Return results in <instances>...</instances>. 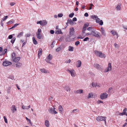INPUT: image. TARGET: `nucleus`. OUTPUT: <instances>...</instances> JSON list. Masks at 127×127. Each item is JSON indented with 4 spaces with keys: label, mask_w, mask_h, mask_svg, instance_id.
<instances>
[{
    "label": "nucleus",
    "mask_w": 127,
    "mask_h": 127,
    "mask_svg": "<svg viewBox=\"0 0 127 127\" xmlns=\"http://www.w3.org/2000/svg\"><path fill=\"white\" fill-rule=\"evenodd\" d=\"M91 17L92 18L95 20L96 22L98 23L100 25L102 26L103 24V22L102 20H100L97 15H92Z\"/></svg>",
    "instance_id": "obj_1"
},
{
    "label": "nucleus",
    "mask_w": 127,
    "mask_h": 127,
    "mask_svg": "<svg viewBox=\"0 0 127 127\" xmlns=\"http://www.w3.org/2000/svg\"><path fill=\"white\" fill-rule=\"evenodd\" d=\"M94 52L95 55L96 56L100 58H105L106 57V55L104 53H102L101 51L95 50Z\"/></svg>",
    "instance_id": "obj_2"
},
{
    "label": "nucleus",
    "mask_w": 127,
    "mask_h": 127,
    "mask_svg": "<svg viewBox=\"0 0 127 127\" xmlns=\"http://www.w3.org/2000/svg\"><path fill=\"white\" fill-rule=\"evenodd\" d=\"M91 34L93 36L97 37L98 38H100L101 37V35L100 33L98 31L96 30L92 31L91 32Z\"/></svg>",
    "instance_id": "obj_3"
},
{
    "label": "nucleus",
    "mask_w": 127,
    "mask_h": 127,
    "mask_svg": "<svg viewBox=\"0 0 127 127\" xmlns=\"http://www.w3.org/2000/svg\"><path fill=\"white\" fill-rule=\"evenodd\" d=\"M66 71L70 73L72 77H74L76 76V73L74 70L73 69L70 70L68 69H67Z\"/></svg>",
    "instance_id": "obj_4"
},
{
    "label": "nucleus",
    "mask_w": 127,
    "mask_h": 127,
    "mask_svg": "<svg viewBox=\"0 0 127 127\" xmlns=\"http://www.w3.org/2000/svg\"><path fill=\"white\" fill-rule=\"evenodd\" d=\"M108 95V94L106 93H101L100 95V97L101 99L103 100L106 98Z\"/></svg>",
    "instance_id": "obj_5"
},
{
    "label": "nucleus",
    "mask_w": 127,
    "mask_h": 127,
    "mask_svg": "<svg viewBox=\"0 0 127 127\" xmlns=\"http://www.w3.org/2000/svg\"><path fill=\"white\" fill-rule=\"evenodd\" d=\"M55 109V108L54 107L49 108L48 109V111L50 113L56 114L57 113V112Z\"/></svg>",
    "instance_id": "obj_6"
},
{
    "label": "nucleus",
    "mask_w": 127,
    "mask_h": 127,
    "mask_svg": "<svg viewBox=\"0 0 127 127\" xmlns=\"http://www.w3.org/2000/svg\"><path fill=\"white\" fill-rule=\"evenodd\" d=\"M112 68L111 64V63H109L108 64V67L106 68L104 70L105 72H107L110 71Z\"/></svg>",
    "instance_id": "obj_7"
},
{
    "label": "nucleus",
    "mask_w": 127,
    "mask_h": 127,
    "mask_svg": "<svg viewBox=\"0 0 127 127\" xmlns=\"http://www.w3.org/2000/svg\"><path fill=\"white\" fill-rule=\"evenodd\" d=\"M47 22L46 20H40L39 21H37V24H39L43 26L46 25Z\"/></svg>",
    "instance_id": "obj_8"
},
{
    "label": "nucleus",
    "mask_w": 127,
    "mask_h": 127,
    "mask_svg": "<svg viewBox=\"0 0 127 127\" xmlns=\"http://www.w3.org/2000/svg\"><path fill=\"white\" fill-rule=\"evenodd\" d=\"M52 56L50 54H49L46 57L45 61L48 63H50V61L52 59Z\"/></svg>",
    "instance_id": "obj_9"
},
{
    "label": "nucleus",
    "mask_w": 127,
    "mask_h": 127,
    "mask_svg": "<svg viewBox=\"0 0 127 127\" xmlns=\"http://www.w3.org/2000/svg\"><path fill=\"white\" fill-rule=\"evenodd\" d=\"M106 117H103L102 116H98V117H96V120L98 121H103L105 118H106Z\"/></svg>",
    "instance_id": "obj_10"
},
{
    "label": "nucleus",
    "mask_w": 127,
    "mask_h": 127,
    "mask_svg": "<svg viewBox=\"0 0 127 127\" xmlns=\"http://www.w3.org/2000/svg\"><path fill=\"white\" fill-rule=\"evenodd\" d=\"M12 63L10 62L6 61L4 62L3 63V65L4 66H7L11 64Z\"/></svg>",
    "instance_id": "obj_11"
},
{
    "label": "nucleus",
    "mask_w": 127,
    "mask_h": 127,
    "mask_svg": "<svg viewBox=\"0 0 127 127\" xmlns=\"http://www.w3.org/2000/svg\"><path fill=\"white\" fill-rule=\"evenodd\" d=\"M100 31L101 33L102 34L106 36V33H105V31L104 29L102 27L100 28Z\"/></svg>",
    "instance_id": "obj_12"
},
{
    "label": "nucleus",
    "mask_w": 127,
    "mask_h": 127,
    "mask_svg": "<svg viewBox=\"0 0 127 127\" xmlns=\"http://www.w3.org/2000/svg\"><path fill=\"white\" fill-rule=\"evenodd\" d=\"M11 110L12 113H14L17 110V109L15 106L14 105H12L10 108Z\"/></svg>",
    "instance_id": "obj_13"
},
{
    "label": "nucleus",
    "mask_w": 127,
    "mask_h": 127,
    "mask_svg": "<svg viewBox=\"0 0 127 127\" xmlns=\"http://www.w3.org/2000/svg\"><path fill=\"white\" fill-rule=\"evenodd\" d=\"M74 30L73 28H70L69 29V33L71 36L73 35L74 34Z\"/></svg>",
    "instance_id": "obj_14"
},
{
    "label": "nucleus",
    "mask_w": 127,
    "mask_h": 127,
    "mask_svg": "<svg viewBox=\"0 0 127 127\" xmlns=\"http://www.w3.org/2000/svg\"><path fill=\"white\" fill-rule=\"evenodd\" d=\"M110 32L113 36L116 35L117 36V38L119 36H118V33L116 30H112Z\"/></svg>",
    "instance_id": "obj_15"
},
{
    "label": "nucleus",
    "mask_w": 127,
    "mask_h": 127,
    "mask_svg": "<svg viewBox=\"0 0 127 127\" xmlns=\"http://www.w3.org/2000/svg\"><path fill=\"white\" fill-rule=\"evenodd\" d=\"M40 70L42 72L44 73H50V72L49 71H48L47 70L44 68L40 69Z\"/></svg>",
    "instance_id": "obj_16"
},
{
    "label": "nucleus",
    "mask_w": 127,
    "mask_h": 127,
    "mask_svg": "<svg viewBox=\"0 0 127 127\" xmlns=\"http://www.w3.org/2000/svg\"><path fill=\"white\" fill-rule=\"evenodd\" d=\"M42 52V49L40 48L39 49V50L38 52V58H39L40 57V56L41 55Z\"/></svg>",
    "instance_id": "obj_17"
},
{
    "label": "nucleus",
    "mask_w": 127,
    "mask_h": 127,
    "mask_svg": "<svg viewBox=\"0 0 127 127\" xmlns=\"http://www.w3.org/2000/svg\"><path fill=\"white\" fill-rule=\"evenodd\" d=\"M74 93H75L76 94H81L83 93V90L82 89H80V90H77L76 91H74Z\"/></svg>",
    "instance_id": "obj_18"
},
{
    "label": "nucleus",
    "mask_w": 127,
    "mask_h": 127,
    "mask_svg": "<svg viewBox=\"0 0 127 127\" xmlns=\"http://www.w3.org/2000/svg\"><path fill=\"white\" fill-rule=\"evenodd\" d=\"M121 3H119L118 5H117L116 8V10H120L121 9Z\"/></svg>",
    "instance_id": "obj_19"
},
{
    "label": "nucleus",
    "mask_w": 127,
    "mask_h": 127,
    "mask_svg": "<svg viewBox=\"0 0 127 127\" xmlns=\"http://www.w3.org/2000/svg\"><path fill=\"white\" fill-rule=\"evenodd\" d=\"M20 59V58L19 57H15V59L13 60L12 61L14 62H18Z\"/></svg>",
    "instance_id": "obj_20"
},
{
    "label": "nucleus",
    "mask_w": 127,
    "mask_h": 127,
    "mask_svg": "<svg viewBox=\"0 0 127 127\" xmlns=\"http://www.w3.org/2000/svg\"><path fill=\"white\" fill-rule=\"evenodd\" d=\"M58 110H59L60 113H62L64 111L63 108L62 107V106L60 105L58 107Z\"/></svg>",
    "instance_id": "obj_21"
},
{
    "label": "nucleus",
    "mask_w": 127,
    "mask_h": 127,
    "mask_svg": "<svg viewBox=\"0 0 127 127\" xmlns=\"http://www.w3.org/2000/svg\"><path fill=\"white\" fill-rule=\"evenodd\" d=\"M16 66L17 67L19 68L22 65V63L20 62H18L16 64Z\"/></svg>",
    "instance_id": "obj_22"
},
{
    "label": "nucleus",
    "mask_w": 127,
    "mask_h": 127,
    "mask_svg": "<svg viewBox=\"0 0 127 127\" xmlns=\"http://www.w3.org/2000/svg\"><path fill=\"white\" fill-rule=\"evenodd\" d=\"M94 66L95 67L98 69H99L100 68V66L98 64L96 63L94 64Z\"/></svg>",
    "instance_id": "obj_23"
},
{
    "label": "nucleus",
    "mask_w": 127,
    "mask_h": 127,
    "mask_svg": "<svg viewBox=\"0 0 127 127\" xmlns=\"http://www.w3.org/2000/svg\"><path fill=\"white\" fill-rule=\"evenodd\" d=\"M81 62L80 61L78 60L77 61V63L76 64V66L77 67H80L81 66Z\"/></svg>",
    "instance_id": "obj_24"
},
{
    "label": "nucleus",
    "mask_w": 127,
    "mask_h": 127,
    "mask_svg": "<svg viewBox=\"0 0 127 127\" xmlns=\"http://www.w3.org/2000/svg\"><path fill=\"white\" fill-rule=\"evenodd\" d=\"M30 105H29V106H25L24 105H23L22 107V108L24 109H27L30 108Z\"/></svg>",
    "instance_id": "obj_25"
},
{
    "label": "nucleus",
    "mask_w": 127,
    "mask_h": 127,
    "mask_svg": "<svg viewBox=\"0 0 127 127\" xmlns=\"http://www.w3.org/2000/svg\"><path fill=\"white\" fill-rule=\"evenodd\" d=\"M45 126L48 127L49 126L50 124L49 121L47 120H46L45 121Z\"/></svg>",
    "instance_id": "obj_26"
},
{
    "label": "nucleus",
    "mask_w": 127,
    "mask_h": 127,
    "mask_svg": "<svg viewBox=\"0 0 127 127\" xmlns=\"http://www.w3.org/2000/svg\"><path fill=\"white\" fill-rule=\"evenodd\" d=\"M36 35L37 37L38 38L40 39H41L42 35L41 34V33H36Z\"/></svg>",
    "instance_id": "obj_27"
},
{
    "label": "nucleus",
    "mask_w": 127,
    "mask_h": 127,
    "mask_svg": "<svg viewBox=\"0 0 127 127\" xmlns=\"http://www.w3.org/2000/svg\"><path fill=\"white\" fill-rule=\"evenodd\" d=\"M93 93H89L88 94V98H92L93 97Z\"/></svg>",
    "instance_id": "obj_28"
},
{
    "label": "nucleus",
    "mask_w": 127,
    "mask_h": 127,
    "mask_svg": "<svg viewBox=\"0 0 127 127\" xmlns=\"http://www.w3.org/2000/svg\"><path fill=\"white\" fill-rule=\"evenodd\" d=\"M74 48L71 46H69L68 47V50L70 51H73Z\"/></svg>",
    "instance_id": "obj_29"
},
{
    "label": "nucleus",
    "mask_w": 127,
    "mask_h": 127,
    "mask_svg": "<svg viewBox=\"0 0 127 127\" xmlns=\"http://www.w3.org/2000/svg\"><path fill=\"white\" fill-rule=\"evenodd\" d=\"M32 39L33 43L34 44L36 45L37 44V42L35 40V38L34 37H32Z\"/></svg>",
    "instance_id": "obj_30"
},
{
    "label": "nucleus",
    "mask_w": 127,
    "mask_h": 127,
    "mask_svg": "<svg viewBox=\"0 0 127 127\" xmlns=\"http://www.w3.org/2000/svg\"><path fill=\"white\" fill-rule=\"evenodd\" d=\"M89 25V24H85L84 25L83 28L84 29L86 30L87 28Z\"/></svg>",
    "instance_id": "obj_31"
},
{
    "label": "nucleus",
    "mask_w": 127,
    "mask_h": 127,
    "mask_svg": "<svg viewBox=\"0 0 127 127\" xmlns=\"http://www.w3.org/2000/svg\"><path fill=\"white\" fill-rule=\"evenodd\" d=\"M11 87H9L7 89V92L8 94H9L10 92Z\"/></svg>",
    "instance_id": "obj_32"
},
{
    "label": "nucleus",
    "mask_w": 127,
    "mask_h": 127,
    "mask_svg": "<svg viewBox=\"0 0 127 127\" xmlns=\"http://www.w3.org/2000/svg\"><path fill=\"white\" fill-rule=\"evenodd\" d=\"M62 33L61 30V29L59 30L55 31V33L57 34H58L61 33Z\"/></svg>",
    "instance_id": "obj_33"
},
{
    "label": "nucleus",
    "mask_w": 127,
    "mask_h": 127,
    "mask_svg": "<svg viewBox=\"0 0 127 127\" xmlns=\"http://www.w3.org/2000/svg\"><path fill=\"white\" fill-rule=\"evenodd\" d=\"M23 32H20V33H18L17 37L18 38L21 37L23 35Z\"/></svg>",
    "instance_id": "obj_34"
},
{
    "label": "nucleus",
    "mask_w": 127,
    "mask_h": 127,
    "mask_svg": "<svg viewBox=\"0 0 127 127\" xmlns=\"http://www.w3.org/2000/svg\"><path fill=\"white\" fill-rule=\"evenodd\" d=\"M64 88L67 92L70 91V88L68 86H65Z\"/></svg>",
    "instance_id": "obj_35"
},
{
    "label": "nucleus",
    "mask_w": 127,
    "mask_h": 127,
    "mask_svg": "<svg viewBox=\"0 0 127 127\" xmlns=\"http://www.w3.org/2000/svg\"><path fill=\"white\" fill-rule=\"evenodd\" d=\"M16 57L15 56V54L14 53H13L12 54V61L13 60H14L15 59V58Z\"/></svg>",
    "instance_id": "obj_36"
},
{
    "label": "nucleus",
    "mask_w": 127,
    "mask_h": 127,
    "mask_svg": "<svg viewBox=\"0 0 127 127\" xmlns=\"http://www.w3.org/2000/svg\"><path fill=\"white\" fill-rule=\"evenodd\" d=\"M19 24H15L11 28L9 29V30L12 29L14 28H15Z\"/></svg>",
    "instance_id": "obj_37"
},
{
    "label": "nucleus",
    "mask_w": 127,
    "mask_h": 127,
    "mask_svg": "<svg viewBox=\"0 0 127 127\" xmlns=\"http://www.w3.org/2000/svg\"><path fill=\"white\" fill-rule=\"evenodd\" d=\"M15 40L16 38L15 37H14L12 39L11 41V42L12 44L14 43Z\"/></svg>",
    "instance_id": "obj_38"
},
{
    "label": "nucleus",
    "mask_w": 127,
    "mask_h": 127,
    "mask_svg": "<svg viewBox=\"0 0 127 127\" xmlns=\"http://www.w3.org/2000/svg\"><path fill=\"white\" fill-rule=\"evenodd\" d=\"M97 84V83H95L93 82L92 83L93 87H96Z\"/></svg>",
    "instance_id": "obj_39"
},
{
    "label": "nucleus",
    "mask_w": 127,
    "mask_h": 127,
    "mask_svg": "<svg viewBox=\"0 0 127 127\" xmlns=\"http://www.w3.org/2000/svg\"><path fill=\"white\" fill-rule=\"evenodd\" d=\"M13 21V19H12L11 20L8 21L7 22V23L8 24H12L13 23V22L14 21Z\"/></svg>",
    "instance_id": "obj_40"
},
{
    "label": "nucleus",
    "mask_w": 127,
    "mask_h": 127,
    "mask_svg": "<svg viewBox=\"0 0 127 127\" xmlns=\"http://www.w3.org/2000/svg\"><path fill=\"white\" fill-rule=\"evenodd\" d=\"M67 21L68 22V23H69L70 24H73V21L72 20H68Z\"/></svg>",
    "instance_id": "obj_41"
},
{
    "label": "nucleus",
    "mask_w": 127,
    "mask_h": 127,
    "mask_svg": "<svg viewBox=\"0 0 127 127\" xmlns=\"http://www.w3.org/2000/svg\"><path fill=\"white\" fill-rule=\"evenodd\" d=\"M127 111V108H124V109L123 110V112L125 114H126V113H126V112Z\"/></svg>",
    "instance_id": "obj_42"
},
{
    "label": "nucleus",
    "mask_w": 127,
    "mask_h": 127,
    "mask_svg": "<svg viewBox=\"0 0 127 127\" xmlns=\"http://www.w3.org/2000/svg\"><path fill=\"white\" fill-rule=\"evenodd\" d=\"M74 15V13H72L69 14V17H70L72 18V17Z\"/></svg>",
    "instance_id": "obj_43"
},
{
    "label": "nucleus",
    "mask_w": 127,
    "mask_h": 127,
    "mask_svg": "<svg viewBox=\"0 0 127 127\" xmlns=\"http://www.w3.org/2000/svg\"><path fill=\"white\" fill-rule=\"evenodd\" d=\"M7 49H4V50L3 51L2 53V55H3L6 52H7Z\"/></svg>",
    "instance_id": "obj_44"
},
{
    "label": "nucleus",
    "mask_w": 127,
    "mask_h": 127,
    "mask_svg": "<svg viewBox=\"0 0 127 127\" xmlns=\"http://www.w3.org/2000/svg\"><path fill=\"white\" fill-rule=\"evenodd\" d=\"M4 119V121L6 123H7V120L5 116H4L3 117Z\"/></svg>",
    "instance_id": "obj_45"
},
{
    "label": "nucleus",
    "mask_w": 127,
    "mask_h": 127,
    "mask_svg": "<svg viewBox=\"0 0 127 127\" xmlns=\"http://www.w3.org/2000/svg\"><path fill=\"white\" fill-rule=\"evenodd\" d=\"M8 17V16H4L3 18L2 19V20L3 21H4L5 20H6L7 18Z\"/></svg>",
    "instance_id": "obj_46"
},
{
    "label": "nucleus",
    "mask_w": 127,
    "mask_h": 127,
    "mask_svg": "<svg viewBox=\"0 0 127 127\" xmlns=\"http://www.w3.org/2000/svg\"><path fill=\"white\" fill-rule=\"evenodd\" d=\"M63 16V14L62 13H59L58 14V16L59 17H61Z\"/></svg>",
    "instance_id": "obj_47"
},
{
    "label": "nucleus",
    "mask_w": 127,
    "mask_h": 127,
    "mask_svg": "<svg viewBox=\"0 0 127 127\" xmlns=\"http://www.w3.org/2000/svg\"><path fill=\"white\" fill-rule=\"evenodd\" d=\"M80 43V42L79 41H76L75 43V45L76 46H77L78 44H79Z\"/></svg>",
    "instance_id": "obj_48"
},
{
    "label": "nucleus",
    "mask_w": 127,
    "mask_h": 127,
    "mask_svg": "<svg viewBox=\"0 0 127 127\" xmlns=\"http://www.w3.org/2000/svg\"><path fill=\"white\" fill-rule=\"evenodd\" d=\"M61 48L60 47H59L57 48L56 49V52H59L60 50H61Z\"/></svg>",
    "instance_id": "obj_49"
},
{
    "label": "nucleus",
    "mask_w": 127,
    "mask_h": 127,
    "mask_svg": "<svg viewBox=\"0 0 127 127\" xmlns=\"http://www.w3.org/2000/svg\"><path fill=\"white\" fill-rule=\"evenodd\" d=\"M26 119L28 121L30 124H31V122L30 119H28L27 117H26Z\"/></svg>",
    "instance_id": "obj_50"
},
{
    "label": "nucleus",
    "mask_w": 127,
    "mask_h": 127,
    "mask_svg": "<svg viewBox=\"0 0 127 127\" xmlns=\"http://www.w3.org/2000/svg\"><path fill=\"white\" fill-rule=\"evenodd\" d=\"M89 39V38L88 37H86L84 39H83V41H87Z\"/></svg>",
    "instance_id": "obj_51"
},
{
    "label": "nucleus",
    "mask_w": 127,
    "mask_h": 127,
    "mask_svg": "<svg viewBox=\"0 0 127 127\" xmlns=\"http://www.w3.org/2000/svg\"><path fill=\"white\" fill-rule=\"evenodd\" d=\"M41 30L40 29H38V30L37 31V32L36 33H41Z\"/></svg>",
    "instance_id": "obj_52"
},
{
    "label": "nucleus",
    "mask_w": 127,
    "mask_h": 127,
    "mask_svg": "<svg viewBox=\"0 0 127 127\" xmlns=\"http://www.w3.org/2000/svg\"><path fill=\"white\" fill-rule=\"evenodd\" d=\"M79 111V110L77 109H75L73 110V111H74L75 113H76L75 112H78Z\"/></svg>",
    "instance_id": "obj_53"
},
{
    "label": "nucleus",
    "mask_w": 127,
    "mask_h": 127,
    "mask_svg": "<svg viewBox=\"0 0 127 127\" xmlns=\"http://www.w3.org/2000/svg\"><path fill=\"white\" fill-rule=\"evenodd\" d=\"M114 46L116 48H118L119 46L116 43H115L114 44Z\"/></svg>",
    "instance_id": "obj_54"
},
{
    "label": "nucleus",
    "mask_w": 127,
    "mask_h": 127,
    "mask_svg": "<svg viewBox=\"0 0 127 127\" xmlns=\"http://www.w3.org/2000/svg\"><path fill=\"white\" fill-rule=\"evenodd\" d=\"M13 36L12 35H9L8 37V38L9 39H11L12 38Z\"/></svg>",
    "instance_id": "obj_55"
},
{
    "label": "nucleus",
    "mask_w": 127,
    "mask_h": 127,
    "mask_svg": "<svg viewBox=\"0 0 127 127\" xmlns=\"http://www.w3.org/2000/svg\"><path fill=\"white\" fill-rule=\"evenodd\" d=\"M54 30H51L50 31V33L52 34H53L54 33Z\"/></svg>",
    "instance_id": "obj_56"
},
{
    "label": "nucleus",
    "mask_w": 127,
    "mask_h": 127,
    "mask_svg": "<svg viewBox=\"0 0 127 127\" xmlns=\"http://www.w3.org/2000/svg\"><path fill=\"white\" fill-rule=\"evenodd\" d=\"M8 78L12 80L14 79V77L13 76H10L8 77Z\"/></svg>",
    "instance_id": "obj_57"
},
{
    "label": "nucleus",
    "mask_w": 127,
    "mask_h": 127,
    "mask_svg": "<svg viewBox=\"0 0 127 127\" xmlns=\"http://www.w3.org/2000/svg\"><path fill=\"white\" fill-rule=\"evenodd\" d=\"M124 115H125V114L123 112L122 113H120L119 114V115L120 116H123Z\"/></svg>",
    "instance_id": "obj_58"
},
{
    "label": "nucleus",
    "mask_w": 127,
    "mask_h": 127,
    "mask_svg": "<svg viewBox=\"0 0 127 127\" xmlns=\"http://www.w3.org/2000/svg\"><path fill=\"white\" fill-rule=\"evenodd\" d=\"M77 20V19L76 17H75L73 19L72 21H76Z\"/></svg>",
    "instance_id": "obj_59"
},
{
    "label": "nucleus",
    "mask_w": 127,
    "mask_h": 127,
    "mask_svg": "<svg viewBox=\"0 0 127 127\" xmlns=\"http://www.w3.org/2000/svg\"><path fill=\"white\" fill-rule=\"evenodd\" d=\"M103 103V102L101 100H98V101H97V103L99 104H100V103Z\"/></svg>",
    "instance_id": "obj_60"
},
{
    "label": "nucleus",
    "mask_w": 127,
    "mask_h": 127,
    "mask_svg": "<svg viewBox=\"0 0 127 127\" xmlns=\"http://www.w3.org/2000/svg\"><path fill=\"white\" fill-rule=\"evenodd\" d=\"M15 3L14 2H11L10 3V4L11 6H13L15 4Z\"/></svg>",
    "instance_id": "obj_61"
},
{
    "label": "nucleus",
    "mask_w": 127,
    "mask_h": 127,
    "mask_svg": "<svg viewBox=\"0 0 127 127\" xmlns=\"http://www.w3.org/2000/svg\"><path fill=\"white\" fill-rule=\"evenodd\" d=\"M71 61L70 60V59H69L67 61H65V62L66 63H70Z\"/></svg>",
    "instance_id": "obj_62"
},
{
    "label": "nucleus",
    "mask_w": 127,
    "mask_h": 127,
    "mask_svg": "<svg viewBox=\"0 0 127 127\" xmlns=\"http://www.w3.org/2000/svg\"><path fill=\"white\" fill-rule=\"evenodd\" d=\"M88 14L87 13H86L84 15V16L86 17H88Z\"/></svg>",
    "instance_id": "obj_63"
},
{
    "label": "nucleus",
    "mask_w": 127,
    "mask_h": 127,
    "mask_svg": "<svg viewBox=\"0 0 127 127\" xmlns=\"http://www.w3.org/2000/svg\"><path fill=\"white\" fill-rule=\"evenodd\" d=\"M77 38L82 39L84 37H82L81 35H79V37H77Z\"/></svg>",
    "instance_id": "obj_64"
}]
</instances>
